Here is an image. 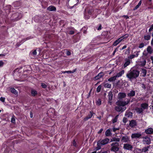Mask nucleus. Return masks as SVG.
Instances as JSON below:
<instances>
[{"mask_svg": "<svg viewBox=\"0 0 153 153\" xmlns=\"http://www.w3.org/2000/svg\"><path fill=\"white\" fill-rule=\"evenodd\" d=\"M101 85H100L97 87V93H99L100 91L101 88Z\"/></svg>", "mask_w": 153, "mask_h": 153, "instance_id": "ea45409f", "label": "nucleus"}, {"mask_svg": "<svg viewBox=\"0 0 153 153\" xmlns=\"http://www.w3.org/2000/svg\"><path fill=\"white\" fill-rule=\"evenodd\" d=\"M108 103H109L110 105H111L112 104L111 100H112L113 97L112 92L111 91H110L108 93Z\"/></svg>", "mask_w": 153, "mask_h": 153, "instance_id": "1a4fd4ad", "label": "nucleus"}, {"mask_svg": "<svg viewBox=\"0 0 153 153\" xmlns=\"http://www.w3.org/2000/svg\"><path fill=\"white\" fill-rule=\"evenodd\" d=\"M142 88H143L144 89H145L146 88L145 85L144 84H142Z\"/></svg>", "mask_w": 153, "mask_h": 153, "instance_id": "bf43d9fd", "label": "nucleus"}, {"mask_svg": "<svg viewBox=\"0 0 153 153\" xmlns=\"http://www.w3.org/2000/svg\"><path fill=\"white\" fill-rule=\"evenodd\" d=\"M21 5V3L20 1H17L15 2L13 4V5L15 7H17L20 6Z\"/></svg>", "mask_w": 153, "mask_h": 153, "instance_id": "5701e85b", "label": "nucleus"}, {"mask_svg": "<svg viewBox=\"0 0 153 153\" xmlns=\"http://www.w3.org/2000/svg\"><path fill=\"white\" fill-rule=\"evenodd\" d=\"M126 95L125 93H122V92H120L118 93V98L120 99V100H122L123 98L125 97L126 96Z\"/></svg>", "mask_w": 153, "mask_h": 153, "instance_id": "ddd939ff", "label": "nucleus"}, {"mask_svg": "<svg viewBox=\"0 0 153 153\" xmlns=\"http://www.w3.org/2000/svg\"><path fill=\"white\" fill-rule=\"evenodd\" d=\"M120 139L119 138H117L116 137H113L112 139L111 140V141H116L117 142H119L120 141Z\"/></svg>", "mask_w": 153, "mask_h": 153, "instance_id": "c756f323", "label": "nucleus"}, {"mask_svg": "<svg viewBox=\"0 0 153 153\" xmlns=\"http://www.w3.org/2000/svg\"><path fill=\"white\" fill-rule=\"evenodd\" d=\"M124 73V71L123 70L118 73H117L116 76L117 77H120L122 76Z\"/></svg>", "mask_w": 153, "mask_h": 153, "instance_id": "393cba45", "label": "nucleus"}, {"mask_svg": "<svg viewBox=\"0 0 153 153\" xmlns=\"http://www.w3.org/2000/svg\"><path fill=\"white\" fill-rule=\"evenodd\" d=\"M127 47V46L126 45H124L122 48L121 50H123L126 48Z\"/></svg>", "mask_w": 153, "mask_h": 153, "instance_id": "0e129e2a", "label": "nucleus"}, {"mask_svg": "<svg viewBox=\"0 0 153 153\" xmlns=\"http://www.w3.org/2000/svg\"><path fill=\"white\" fill-rule=\"evenodd\" d=\"M130 102V100L127 99V102L121 100H118L116 102L117 106L115 107V110L117 112H123L126 109L125 106L128 104Z\"/></svg>", "mask_w": 153, "mask_h": 153, "instance_id": "f257e3e1", "label": "nucleus"}, {"mask_svg": "<svg viewBox=\"0 0 153 153\" xmlns=\"http://www.w3.org/2000/svg\"><path fill=\"white\" fill-rule=\"evenodd\" d=\"M69 34H74V31L73 30H70L69 31Z\"/></svg>", "mask_w": 153, "mask_h": 153, "instance_id": "5fc2aeb1", "label": "nucleus"}, {"mask_svg": "<svg viewBox=\"0 0 153 153\" xmlns=\"http://www.w3.org/2000/svg\"><path fill=\"white\" fill-rule=\"evenodd\" d=\"M47 10L49 11H56V8L53 6H50L48 7Z\"/></svg>", "mask_w": 153, "mask_h": 153, "instance_id": "aec40b11", "label": "nucleus"}, {"mask_svg": "<svg viewBox=\"0 0 153 153\" xmlns=\"http://www.w3.org/2000/svg\"><path fill=\"white\" fill-rule=\"evenodd\" d=\"M139 6L137 5L133 9V10H137V9L139 7Z\"/></svg>", "mask_w": 153, "mask_h": 153, "instance_id": "864d4df0", "label": "nucleus"}, {"mask_svg": "<svg viewBox=\"0 0 153 153\" xmlns=\"http://www.w3.org/2000/svg\"><path fill=\"white\" fill-rule=\"evenodd\" d=\"M90 114H88L87 116L88 117V118H89V119L91 118L94 114V113H93L91 111H90Z\"/></svg>", "mask_w": 153, "mask_h": 153, "instance_id": "e433bc0d", "label": "nucleus"}, {"mask_svg": "<svg viewBox=\"0 0 153 153\" xmlns=\"http://www.w3.org/2000/svg\"><path fill=\"white\" fill-rule=\"evenodd\" d=\"M142 134L140 133H134L132 134L131 135V138L132 139H137L141 137Z\"/></svg>", "mask_w": 153, "mask_h": 153, "instance_id": "423d86ee", "label": "nucleus"}, {"mask_svg": "<svg viewBox=\"0 0 153 153\" xmlns=\"http://www.w3.org/2000/svg\"><path fill=\"white\" fill-rule=\"evenodd\" d=\"M33 117V113L32 112H30V117L32 118Z\"/></svg>", "mask_w": 153, "mask_h": 153, "instance_id": "338daca9", "label": "nucleus"}, {"mask_svg": "<svg viewBox=\"0 0 153 153\" xmlns=\"http://www.w3.org/2000/svg\"><path fill=\"white\" fill-rule=\"evenodd\" d=\"M23 16L22 13H15L13 14L10 17V19L13 22H16L21 19Z\"/></svg>", "mask_w": 153, "mask_h": 153, "instance_id": "7ed1b4c3", "label": "nucleus"}, {"mask_svg": "<svg viewBox=\"0 0 153 153\" xmlns=\"http://www.w3.org/2000/svg\"><path fill=\"white\" fill-rule=\"evenodd\" d=\"M149 148V146H147L146 147H145L143 148L142 149V152H146L148 150V149Z\"/></svg>", "mask_w": 153, "mask_h": 153, "instance_id": "473e14b6", "label": "nucleus"}, {"mask_svg": "<svg viewBox=\"0 0 153 153\" xmlns=\"http://www.w3.org/2000/svg\"><path fill=\"white\" fill-rule=\"evenodd\" d=\"M145 132L147 134H152L153 133V129L151 128H148L146 129Z\"/></svg>", "mask_w": 153, "mask_h": 153, "instance_id": "412c9836", "label": "nucleus"}, {"mask_svg": "<svg viewBox=\"0 0 153 153\" xmlns=\"http://www.w3.org/2000/svg\"><path fill=\"white\" fill-rule=\"evenodd\" d=\"M123 17L126 19H127L129 18V17L127 15H124L123 16Z\"/></svg>", "mask_w": 153, "mask_h": 153, "instance_id": "e2e57ef3", "label": "nucleus"}, {"mask_svg": "<svg viewBox=\"0 0 153 153\" xmlns=\"http://www.w3.org/2000/svg\"><path fill=\"white\" fill-rule=\"evenodd\" d=\"M144 44L142 43L140 44L139 48H142L144 46Z\"/></svg>", "mask_w": 153, "mask_h": 153, "instance_id": "a19ab883", "label": "nucleus"}, {"mask_svg": "<svg viewBox=\"0 0 153 153\" xmlns=\"http://www.w3.org/2000/svg\"><path fill=\"white\" fill-rule=\"evenodd\" d=\"M10 91L11 93L16 95L17 94V91L14 88H12L10 89Z\"/></svg>", "mask_w": 153, "mask_h": 153, "instance_id": "7c9ffc66", "label": "nucleus"}, {"mask_svg": "<svg viewBox=\"0 0 153 153\" xmlns=\"http://www.w3.org/2000/svg\"><path fill=\"white\" fill-rule=\"evenodd\" d=\"M97 146L96 147V150H99L100 149H101V146H102L100 144H98V142L97 141Z\"/></svg>", "mask_w": 153, "mask_h": 153, "instance_id": "4c0bfd02", "label": "nucleus"}, {"mask_svg": "<svg viewBox=\"0 0 153 153\" xmlns=\"http://www.w3.org/2000/svg\"><path fill=\"white\" fill-rule=\"evenodd\" d=\"M11 122L13 123H15V118L13 117L11 118Z\"/></svg>", "mask_w": 153, "mask_h": 153, "instance_id": "49530a36", "label": "nucleus"}, {"mask_svg": "<svg viewBox=\"0 0 153 153\" xmlns=\"http://www.w3.org/2000/svg\"><path fill=\"white\" fill-rule=\"evenodd\" d=\"M140 52V51H136L134 53H136L135 55H131L128 57V59H132L135 57H137L139 55V53Z\"/></svg>", "mask_w": 153, "mask_h": 153, "instance_id": "dca6fc26", "label": "nucleus"}, {"mask_svg": "<svg viewBox=\"0 0 153 153\" xmlns=\"http://www.w3.org/2000/svg\"><path fill=\"white\" fill-rule=\"evenodd\" d=\"M147 51L148 52L149 54H151L153 52V50L152 49L151 47L150 46H149L148 47Z\"/></svg>", "mask_w": 153, "mask_h": 153, "instance_id": "bb28decb", "label": "nucleus"}, {"mask_svg": "<svg viewBox=\"0 0 153 153\" xmlns=\"http://www.w3.org/2000/svg\"><path fill=\"white\" fill-rule=\"evenodd\" d=\"M104 75V73L103 72H101L94 78V81L98 80L100 79V78L103 77Z\"/></svg>", "mask_w": 153, "mask_h": 153, "instance_id": "9d476101", "label": "nucleus"}, {"mask_svg": "<svg viewBox=\"0 0 153 153\" xmlns=\"http://www.w3.org/2000/svg\"><path fill=\"white\" fill-rule=\"evenodd\" d=\"M137 122L136 120H132L130 121L129 126L132 128L134 127L137 125Z\"/></svg>", "mask_w": 153, "mask_h": 153, "instance_id": "f3484780", "label": "nucleus"}, {"mask_svg": "<svg viewBox=\"0 0 153 153\" xmlns=\"http://www.w3.org/2000/svg\"><path fill=\"white\" fill-rule=\"evenodd\" d=\"M141 72L142 74V76L143 77L145 76L147 72L146 70L144 68H142L141 69Z\"/></svg>", "mask_w": 153, "mask_h": 153, "instance_id": "a878e982", "label": "nucleus"}, {"mask_svg": "<svg viewBox=\"0 0 153 153\" xmlns=\"http://www.w3.org/2000/svg\"><path fill=\"white\" fill-rule=\"evenodd\" d=\"M124 38V36H122L118 38L117 39L114 41L113 44V45L114 46L117 45L120 42H121Z\"/></svg>", "mask_w": 153, "mask_h": 153, "instance_id": "f8f14e48", "label": "nucleus"}, {"mask_svg": "<svg viewBox=\"0 0 153 153\" xmlns=\"http://www.w3.org/2000/svg\"><path fill=\"white\" fill-rule=\"evenodd\" d=\"M119 129V128H113V131L114 132H115L116 131Z\"/></svg>", "mask_w": 153, "mask_h": 153, "instance_id": "052dcab7", "label": "nucleus"}, {"mask_svg": "<svg viewBox=\"0 0 153 153\" xmlns=\"http://www.w3.org/2000/svg\"><path fill=\"white\" fill-rule=\"evenodd\" d=\"M105 135L106 136L108 137L110 136L112 134L110 130L109 129H108L106 130V131L105 132Z\"/></svg>", "mask_w": 153, "mask_h": 153, "instance_id": "b1692460", "label": "nucleus"}, {"mask_svg": "<svg viewBox=\"0 0 153 153\" xmlns=\"http://www.w3.org/2000/svg\"><path fill=\"white\" fill-rule=\"evenodd\" d=\"M135 95V91L133 90H131L127 94L128 97L130 98H131V97L134 96Z\"/></svg>", "mask_w": 153, "mask_h": 153, "instance_id": "9b49d317", "label": "nucleus"}, {"mask_svg": "<svg viewBox=\"0 0 153 153\" xmlns=\"http://www.w3.org/2000/svg\"><path fill=\"white\" fill-rule=\"evenodd\" d=\"M31 94L32 96H35L37 94V92L36 90L34 89H32L31 91Z\"/></svg>", "mask_w": 153, "mask_h": 153, "instance_id": "c85d7f7f", "label": "nucleus"}, {"mask_svg": "<svg viewBox=\"0 0 153 153\" xmlns=\"http://www.w3.org/2000/svg\"><path fill=\"white\" fill-rule=\"evenodd\" d=\"M132 113L131 112H129L128 113V114H126V115L127 116V117H129L130 116V115H131L132 114Z\"/></svg>", "mask_w": 153, "mask_h": 153, "instance_id": "6e6d98bb", "label": "nucleus"}, {"mask_svg": "<svg viewBox=\"0 0 153 153\" xmlns=\"http://www.w3.org/2000/svg\"><path fill=\"white\" fill-rule=\"evenodd\" d=\"M104 86L105 87L108 88H110L111 87V85L108 83L105 84Z\"/></svg>", "mask_w": 153, "mask_h": 153, "instance_id": "c9c22d12", "label": "nucleus"}, {"mask_svg": "<svg viewBox=\"0 0 153 153\" xmlns=\"http://www.w3.org/2000/svg\"><path fill=\"white\" fill-rule=\"evenodd\" d=\"M117 77L116 76H115L113 77H112L109 79H108V81L110 82H113L115 81Z\"/></svg>", "mask_w": 153, "mask_h": 153, "instance_id": "cd10ccee", "label": "nucleus"}, {"mask_svg": "<svg viewBox=\"0 0 153 153\" xmlns=\"http://www.w3.org/2000/svg\"><path fill=\"white\" fill-rule=\"evenodd\" d=\"M125 61L126 62L123 65V68H125L127 66L129 65L130 63V59L126 58L125 59Z\"/></svg>", "mask_w": 153, "mask_h": 153, "instance_id": "a211bd4d", "label": "nucleus"}, {"mask_svg": "<svg viewBox=\"0 0 153 153\" xmlns=\"http://www.w3.org/2000/svg\"><path fill=\"white\" fill-rule=\"evenodd\" d=\"M123 148L125 150H131L133 147L131 145L126 143L124 144Z\"/></svg>", "mask_w": 153, "mask_h": 153, "instance_id": "0eeeda50", "label": "nucleus"}, {"mask_svg": "<svg viewBox=\"0 0 153 153\" xmlns=\"http://www.w3.org/2000/svg\"><path fill=\"white\" fill-rule=\"evenodd\" d=\"M66 54L68 56L70 55L71 54V53L70 51H67L66 52Z\"/></svg>", "mask_w": 153, "mask_h": 153, "instance_id": "603ef678", "label": "nucleus"}, {"mask_svg": "<svg viewBox=\"0 0 153 153\" xmlns=\"http://www.w3.org/2000/svg\"><path fill=\"white\" fill-rule=\"evenodd\" d=\"M135 110L136 112L139 114H140L143 113V109L141 108H138L137 107L135 108Z\"/></svg>", "mask_w": 153, "mask_h": 153, "instance_id": "4be33fe9", "label": "nucleus"}, {"mask_svg": "<svg viewBox=\"0 0 153 153\" xmlns=\"http://www.w3.org/2000/svg\"><path fill=\"white\" fill-rule=\"evenodd\" d=\"M92 10H89L86 13H87V14H88L89 15H91L92 14Z\"/></svg>", "mask_w": 153, "mask_h": 153, "instance_id": "c03bdc74", "label": "nucleus"}, {"mask_svg": "<svg viewBox=\"0 0 153 153\" xmlns=\"http://www.w3.org/2000/svg\"><path fill=\"white\" fill-rule=\"evenodd\" d=\"M143 141L144 144L149 145L150 143L151 139L149 137H144Z\"/></svg>", "mask_w": 153, "mask_h": 153, "instance_id": "4468645a", "label": "nucleus"}, {"mask_svg": "<svg viewBox=\"0 0 153 153\" xmlns=\"http://www.w3.org/2000/svg\"><path fill=\"white\" fill-rule=\"evenodd\" d=\"M101 25H100L99 26V27L97 29V30H101Z\"/></svg>", "mask_w": 153, "mask_h": 153, "instance_id": "774afa93", "label": "nucleus"}, {"mask_svg": "<svg viewBox=\"0 0 153 153\" xmlns=\"http://www.w3.org/2000/svg\"><path fill=\"white\" fill-rule=\"evenodd\" d=\"M90 15H89L88 14H87V13L86 12H85L84 14V16L85 19H88L90 17Z\"/></svg>", "mask_w": 153, "mask_h": 153, "instance_id": "f704fd0d", "label": "nucleus"}, {"mask_svg": "<svg viewBox=\"0 0 153 153\" xmlns=\"http://www.w3.org/2000/svg\"><path fill=\"white\" fill-rule=\"evenodd\" d=\"M128 120L127 118L126 117H124L123 119V122L124 123H126Z\"/></svg>", "mask_w": 153, "mask_h": 153, "instance_id": "a18cd8bd", "label": "nucleus"}, {"mask_svg": "<svg viewBox=\"0 0 153 153\" xmlns=\"http://www.w3.org/2000/svg\"><path fill=\"white\" fill-rule=\"evenodd\" d=\"M41 86L44 88H46L47 87V85L44 83H41Z\"/></svg>", "mask_w": 153, "mask_h": 153, "instance_id": "58836bf2", "label": "nucleus"}, {"mask_svg": "<svg viewBox=\"0 0 153 153\" xmlns=\"http://www.w3.org/2000/svg\"><path fill=\"white\" fill-rule=\"evenodd\" d=\"M142 3V1L141 0H140L139 1V2L138 4H137V5L140 7V6L141 5Z\"/></svg>", "mask_w": 153, "mask_h": 153, "instance_id": "680f3d73", "label": "nucleus"}, {"mask_svg": "<svg viewBox=\"0 0 153 153\" xmlns=\"http://www.w3.org/2000/svg\"><path fill=\"white\" fill-rule=\"evenodd\" d=\"M111 150L116 153L119 149V144L118 142L113 143L111 145Z\"/></svg>", "mask_w": 153, "mask_h": 153, "instance_id": "20e7f679", "label": "nucleus"}, {"mask_svg": "<svg viewBox=\"0 0 153 153\" xmlns=\"http://www.w3.org/2000/svg\"><path fill=\"white\" fill-rule=\"evenodd\" d=\"M4 64V62L2 61H0V67H2Z\"/></svg>", "mask_w": 153, "mask_h": 153, "instance_id": "09e8293b", "label": "nucleus"}, {"mask_svg": "<svg viewBox=\"0 0 153 153\" xmlns=\"http://www.w3.org/2000/svg\"><path fill=\"white\" fill-rule=\"evenodd\" d=\"M88 119H89V118H88V117H87V116H86V117H85L84 119V121H87V120Z\"/></svg>", "mask_w": 153, "mask_h": 153, "instance_id": "13d9d810", "label": "nucleus"}, {"mask_svg": "<svg viewBox=\"0 0 153 153\" xmlns=\"http://www.w3.org/2000/svg\"><path fill=\"white\" fill-rule=\"evenodd\" d=\"M103 130V128L101 129L99 131H98V134H100L102 132Z\"/></svg>", "mask_w": 153, "mask_h": 153, "instance_id": "4d7b16f0", "label": "nucleus"}, {"mask_svg": "<svg viewBox=\"0 0 153 153\" xmlns=\"http://www.w3.org/2000/svg\"><path fill=\"white\" fill-rule=\"evenodd\" d=\"M138 62L140 65L144 66L145 65L146 63V58L143 56H141L139 59Z\"/></svg>", "mask_w": 153, "mask_h": 153, "instance_id": "39448f33", "label": "nucleus"}, {"mask_svg": "<svg viewBox=\"0 0 153 153\" xmlns=\"http://www.w3.org/2000/svg\"><path fill=\"white\" fill-rule=\"evenodd\" d=\"M144 38L145 40H149L151 38V36L149 35H147L146 36H144Z\"/></svg>", "mask_w": 153, "mask_h": 153, "instance_id": "2f4dec72", "label": "nucleus"}, {"mask_svg": "<svg viewBox=\"0 0 153 153\" xmlns=\"http://www.w3.org/2000/svg\"><path fill=\"white\" fill-rule=\"evenodd\" d=\"M37 52L36 50H34V51L32 52L33 55V56H36V55Z\"/></svg>", "mask_w": 153, "mask_h": 153, "instance_id": "de8ad7c7", "label": "nucleus"}, {"mask_svg": "<svg viewBox=\"0 0 153 153\" xmlns=\"http://www.w3.org/2000/svg\"><path fill=\"white\" fill-rule=\"evenodd\" d=\"M109 139L108 138H106L102 140H100L98 141V144L101 145L102 146L105 145L108 142Z\"/></svg>", "mask_w": 153, "mask_h": 153, "instance_id": "6e6552de", "label": "nucleus"}, {"mask_svg": "<svg viewBox=\"0 0 153 153\" xmlns=\"http://www.w3.org/2000/svg\"><path fill=\"white\" fill-rule=\"evenodd\" d=\"M76 69H75L74 70H73L72 71H71V73H73L74 72H76Z\"/></svg>", "mask_w": 153, "mask_h": 153, "instance_id": "69168bd1", "label": "nucleus"}, {"mask_svg": "<svg viewBox=\"0 0 153 153\" xmlns=\"http://www.w3.org/2000/svg\"><path fill=\"white\" fill-rule=\"evenodd\" d=\"M140 106L143 109H147L148 108V105L146 103H143L141 104Z\"/></svg>", "mask_w": 153, "mask_h": 153, "instance_id": "6ab92c4d", "label": "nucleus"}, {"mask_svg": "<svg viewBox=\"0 0 153 153\" xmlns=\"http://www.w3.org/2000/svg\"><path fill=\"white\" fill-rule=\"evenodd\" d=\"M101 100L100 99H98L97 102V103L99 105H101Z\"/></svg>", "mask_w": 153, "mask_h": 153, "instance_id": "79ce46f5", "label": "nucleus"}, {"mask_svg": "<svg viewBox=\"0 0 153 153\" xmlns=\"http://www.w3.org/2000/svg\"><path fill=\"white\" fill-rule=\"evenodd\" d=\"M140 73V71L137 70H133L131 71L126 74V77L130 81L138 77Z\"/></svg>", "mask_w": 153, "mask_h": 153, "instance_id": "f03ea898", "label": "nucleus"}, {"mask_svg": "<svg viewBox=\"0 0 153 153\" xmlns=\"http://www.w3.org/2000/svg\"><path fill=\"white\" fill-rule=\"evenodd\" d=\"M121 141L123 143H128L130 140L128 137L126 135L122 137Z\"/></svg>", "mask_w": 153, "mask_h": 153, "instance_id": "2eb2a0df", "label": "nucleus"}, {"mask_svg": "<svg viewBox=\"0 0 153 153\" xmlns=\"http://www.w3.org/2000/svg\"><path fill=\"white\" fill-rule=\"evenodd\" d=\"M118 116V115H116L114 118L112 120V122L113 123L117 122Z\"/></svg>", "mask_w": 153, "mask_h": 153, "instance_id": "72a5a7b5", "label": "nucleus"}, {"mask_svg": "<svg viewBox=\"0 0 153 153\" xmlns=\"http://www.w3.org/2000/svg\"><path fill=\"white\" fill-rule=\"evenodd\" d=\"M153 29V24L151 26V27L149 30V32H151Z\"/></svg>", "mask_w": 153, "mask_h": 153, "instance_id": "8fccbe9b", "label": "nucleus"}, {"mask_svg": "<svg viewBox=\"0 0 153 153\" xmlns=\"http://www.w3.org/2000/svg\"><path fill=\"white\" fill-rule=\"evenodd\" d=\"M5 99V98L3 97H1L0 98V100L3 102H4Z\"/></svg>", "mask_w": 153, "mask_h": 153, "instance_id": "3c124183", "label": "nucleus"}, {"mask_svg": "<svg viewBox=\"0 0 153 153\" xmlns=\"http://www.w3.org/2000/svg\"><path fill=\"white\" fill-rule=\"evenodd\" d=\"M72 144L73 146L75 147H76L77 146V143L75 141V140H73V142L72 143Z\"/></svg>", "mask_w": 153, "mask_h": 153, "instance_id": "37998d69", "label": "nucleus"}]
</instances>
